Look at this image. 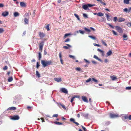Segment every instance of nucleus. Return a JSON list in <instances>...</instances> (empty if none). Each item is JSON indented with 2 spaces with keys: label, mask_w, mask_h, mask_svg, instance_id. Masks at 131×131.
Instances as JSON below:
<instances>
[{
  "label": "nucleus",
  "mask_w": 131,
  "mask_h": 131,
  "mask_svg": "<svg viewBox=\"0 0 131 131\" xmlns=\"http://www.w3.org/2000/svg\"><path fill=\"white\" fill-rule=\"evenodd\" d=\"M41 63L42 66L44 67L47 66L52 65V62L51 60L46 61L42 60L41 61Z\"/></svg>",
  "instance_id": "1"
},
{
  "label": "nucleus",
  "mask_w": 131,
  "mask_h": 131,
  "mask_svg": "<svg viewBox=\"0 0 131 131\" xmlns=\"http://www.w3.org/2000/svg\"><path fill=\"white\" fill-rule=\"evenodd\" d=\"M95 6V5L94 4H84L82 6V8L84 10H87L89 9L88 8L89 7H91Z\"/></svg>",
  "instance_id": "2"
},
{
  "label": "nucleus",
  "mask_w": 131,
  "mask_h": 131,
  "mask_svg": "<svg viewBox=\"0 0 131 131\" xmlns=\"http://www.w3.org/2000/svg\"><path fill=\"white\" fill-rule=\"evenodd\" d=\"M91 81H93L95 83H96L98 82V81L96 79L94 78H92V79L91 78H89L86 81V82L87 83H88Z\"/></svg>",
  "instance_id": "3"
},
{
  "label": "nucleus",
  "mask_w": 131,
  "mask_h": 131,
  "mask_svg": "<svg viewBox=\"0 0 131 131\" xmlns=\"http://www.w3.org/2000/svg\"><path fill=\"white\" fill-rule=\"evenodd\" d=\"M115 27L116 29L119 33H123V30L121 27L118 26H116Z\"/></svg>",
  "instance_id": "4"
},
{
  "label": "nucleus",
  "mask_w": 131,
  "mask_h": 131,
  "mask_svg": "<svg viewBox=\"0 0 131 131\" xmlns=\"http://www.w3.org/2000/svg\"><path fill=\"white\" fill-rule=\"evenodd\" d=\"M11 119L14 120H18L19 119V117L18 115H15L11 116Z\"/></svg>",
  "instance_id": "5"
},
{
  "label": "nucleus",
  "mask_w": 131,
  "mask_h": 131,
  "mask_svg": "<svg viewBox=\"0 0 131 131\" xmlns=\"http://www.w3.org/2000/svg\"><path fill=\"white\" fill-rule=\"evenodd\" d=\"M110 116L111 118H114L119 117V116L118 114H114L112 113H110Z\"/></svg>",
  "instance_id": "6"
},
{
  "label": "nucleus",
  "mask_w": 131,
  "mask_h": 131,
  "mask_svg": "<svg viewBox=\"0 0 131 131\" xmlns=\"http://www.w3.org/2000/svg\"><path fill=\"white\" fill-rule=\"evenodd\" d=\"M44 42L43 41L41 42H40V44H39V49L40 51H42L43 46L44 45L43 44Z\"/></svg>",
  "instance_id": "7"
},
{
  "label": "nucleus",
  "mask_w": 131,
  "mask_h": 131,
  "mask_svg": "<svg viewBox=\"0 0 131 131\" xmlns=\"http://www.w3.org/2000/svg\"><path fill=\"white\" fill-rule=\"evenodd\" d=\"M123 118L125 119H128L129 120H131V115H130L129 116L127 115H125L123 116Z\"/></svg>",
  "instance_id": "8"
},
{
  "label": "nucleus",
  "mask_w": 131,
  "mask_h": 131,
  "mask_svg": "<svg viewBox=\"0 0 131 131\" xmlns=\"http://www.w3.org/2000/svg\"><path fill=\"white\" fill-rule=\"evenodd\" d=\"M82 98L84 102L86 103L88 102V100L86 96H83L82 97Z\"/></svg>",
  "instance_id": "9"
},
{
  "label": "nucleus",
  "mask_w": 131,
  "mask_h": 131,
  "mask_svg": "<svg viewBox=\"0 0 131 131\" xmlns=\"http://www.w3.org/2000/svg\"><path fill=\"white\" fill-rule=\"evenodd\" d=\"M29 17H28V18H25L24 19V21L25 23V24H28L29 20Z\"/></svg>",
  "instance_id": "10"
},
{
  "label": "nucleus",
  "mask_w": 131,
  "mask_h": 131,
  "mask_svg": "<svg viewBox=\"0 0 131 131\" xmlns=\"http://www.w3.org/2000/svg\"><path fill=\"white\" fill-rule=\"evenodd\" d=\"M39 36L41 38H42L45 36V34L42 32H39Z\"/></svg>",
  "instance_id": "11"
},
{
  "label": "nucleus",
  "mask_w": 131,
  "mask_h": 131,
  "mask_svg": "<svg viewBox=\"0 0 131 131\" xmlns=\"http://www.w3.org/2000/svg\"><path fill=\"white\" fill-rule=\"evenodd\" d=\"M8 12L7 11H5L3 12L2 14V15L6 17L8 15Z\"/></svg>",
  "instance_id": "12"
},
{
  "label": "nucleus",
  "mask_w": 131,
  "mask_h": 131,
  "mask_svg": "<svg viewBox=\"0 0 131 131\" xmlns=\"http://www.w3.org/2000/svg\"><path fill=\"white\" fill-rule=\"evenodd\" d=\"M54 80L55 81L57 82H61L62 81V79L61 78H55L54 79Z\"/></svg>",
  "instance_id": "13"
},
{
  "label": "nucleus",
  "mask_w": 131,
  "mask_h": 131,
  "mask_svg": "<svg viewBox=\"0 0 131 131\" xmlns=\"http://www.w3.org/2000/svg\"><path fill=\"white\" fill-rule=\"evenodd\" d=\"M131 7H130L129 9L126 8L123 9V12L128 13L131 11Z\"/></svg>",
  "instance_id": "14"
},
{
  "label": "nucleus",
  "mask_w": 131,
  "mask_h": 131,
  "mask_svg": "<svg viewBox=\"0 0 131 131\" xmlns=\"http://www.w3.org/2000/svg\"><path fill=\"white\" fill-rule=\"evenodd\" d=\"M16 108L15 107H9L8 108L7 110H15L16 109Z\"/></svg>",
  "instance_id": "15"
},
{
  "label": "nucleus",
  "mask_w": 131,
  "mask_h": 131,
  "mask_svg": "<svg viewBox=\"0 0 131 131\" xmlns=\"http://www.w3.org/2000/svg\"><path fill=\"white\" fill-rule=\"evenodd\" d=\"M61 91L63 92V93H66L67 94L68 93V91L66 89L64 88H62L61 89Z\"/></svg>",
  "instance_id": "16"
},
{
  "label": "nucleus",
  "mask_w": 131,
  "mask_h": 131,
  "mask_svg": "<svg viewBox=\"0 0 131 131\" xmlns=\"http://www.w3.org/2000/svg\"><path fill=\"white\" fill-rule=\"evenodd\" d=\"M20 5L21 7H25L26 6V3L24 2H21L20 3Z\"/></svg>",
  "instance_id": "17"
},
{
  "label": "nucleus",
  "mask_w": 131,
  "mask_h": 131,
  "mask_svg": "<svg viewBox=\"0 0 131 131\" xmlns=\"http://www.w3.org/2000/svg\"><path fill=\"white\" fill-rule=\"evenodd\" d=\"M97 50L98 51H99L101 53L102 56H104V52L103 50H102L99 48L97 49Z\"/></svg>",
  "instance_id": "18"
},
{
  "label": "nucleus",
  "mask_w": 131,
  "mask_h": 131,
  "mask_svg": "<svg viewBox=\"0 0 131 131\" xmlns=\"http://www.w3.org/2000/svg\"><path fill=\"white\" fill-rule=\"evenodd\" d=\"M125 19L124 18H123L122 17H120L118 20V22H122L125 21Z\"/></svg>",
  "instance_id": "19"
},
{
  "label": "nucleus",
  "mask_w": 131,
  "mask_h": 131,
  "mask_svg": "<svg viewBox=\"0 0 131 131\" xmlns=\"http://www.w3.org/2000/svg\"><path fill=\"white\" fill-rule=\"evenodd\" d=\"M53 123L58 125H62L63 124L61 122H58L57 121L54 122Z\"/></svg>",
  "instance_id": "20"
},
{
  "label": "nucleus",
  "mask_w": 131,
  "mask_h": 131,
  "mask_svg": "<svg viewBox=\"0 0 131 131\" xmlns=\"http://www.w3.org/2000/svg\"><path fill=\"white\" fill-rule=\"evenodd\" d=\"M58 106L59 107H60V106H61L62 107V108L64 109H66V107H65V106H64V105L62 104H61L60 103H58Z\"/></svg>",
  "instance_id": "21"
},
{
  "label": "nucleus",
  "mask_w": 131,
  "mask_h": 131,
  "mask_svg": "<svg viewBox=\"0 0 131 131\" xmlns=\"http://www.w3.org/2000/svg\"><path fill=\"white\" fill-rule=\"evenodd\" d=\"M123 37L124 38L123 39L124 40H127L128 39V37L127 35L124 34L123 35Z\"/></svg>",
  "instance_id": "22"
},
{
  "label": "nucleus",
  "mask_w": 131,
  "mask_h": 131,
  "mask_svg": "<svg viewBox=\"0 0 131 131\" xmlns=\"http://www.w3.org/2000/svg\"><path fill=\"white\" fill-rule=\"evenodd\" d=\"M112 53V51L111 50H110L108 51L107 52L106 54L107 56H111Z\"/></svg>",
  "instance_id": "23"
},
{
  "label": "nucleus",
  "mask_w": 131,
  "mask_h": 131,
  "mask_svg": "<svg viewBox=\"0 0 131 131\" xmlns=\"http://www.w3.org/2000/svg\"><path fill=\"white\" fill-rule=\"evenodd\" d=\"M93 58L100 61H102L99 58L96 56L95 55H94Z\"/></svg>",
  "instance_id": "24"
},
{
  "label": "nucleus",
  "mask_w": 131,
  "mask_h": 131,
  "mask_svg": "<svg viewBox=\"0 0 131 131\" xmlns=\"http://www.w3.org/2000/svg\"><path fill=\"white\" fill-rule=\"evenodd\" d=\"M36 75L38 78H39L41 76L40 74L38 71H36Z\"/></svg>",
  "instance_id": "25"
},
{
  "label": "nucleus",
  "mask_w": 131,
  "mask_h": 131,
  "mask_svg": "<svg viewBox=\"0 0 131 131\" xmlns=\"http://www.w3.org/2000/svg\"><path fill=\"white\" fill-rule=\"evenodd\" d=\"M110 78L112 80H114L116 78V77L115 76H110Z\"/></svg>",
  "instance_id": "26"
},
{
  "label": "nucleus",
  "mask_w": 131,
  "mask_h": 131,
  "mask_svg": "<svg viewBox=\"0 0 131 131\" xmlns=\"http://www.w3.org/2000/svg\"><path fill=\"white\" fill-rule=\"evenodd\" d=\"M97 15L99 16H103L104 14L103 13L101 12H99L97 14Z\"/></svg>",
  "instance_id": "27"
},
{
  "label": "nucleus",
  "mask_w": 131,
  "mask_h": 131,
  "mask_svg": "<svg viewBox=\"0 0 131 131\" xmlns=\"http://www.w3.org/2000/svg\"><path fill=\"white\" fill-rule=\"evenodd\" d=\"M14 17H16L19 16V14L18 12H16L14 13Z\"/></svg>",
  "instance_id": "28"
},
{
  "label": "nucleus",
  "mask_w": 131,
  "mask_h": 131,
  "mask_svg": "<svg viewBox=\"0 0 131 131\" xmlns=\"http://www.w3.org/2000/svg\"><path fill=\"white\" fill-rule=\"evenodd\" d=\"M49 24H47L45 27V28L48 31L50 30V29L49 28Z\"/></svg>",
  "instance_id": "29"
},
{
  "label": "nucleus",
  "mask_w": 131,
  "mask_h": 131,
  "mask_svg": "<svg viewBox=\"0 0 131 131\" xmlns=\"http://www.w3.org/2000/svg\"><path fill=\"white\" fill-rule=\"evenodd\" d=\"M105 15L106 16L107 20L108 21L110 20V16H109L107 14H105Z\"/></svg>",
  "instance_id": "30"
},
{
  "label": "nucleus",
  "mask_w": 131,
  "mask_h": 131,
  "mask_svg": "<svg viewBox=\"0 0 131 131\" xmlns=\"http://www.w3.org/2000/svg\"><path fill=\"white\" fill-rule=\"evenodd\" d=\"M129 0H124V2L125 4H128L129 3Z\"/></svg>",
  "instance_id": "31"
},
{
  "label": "nucleus",
  "mask_w": 131,
  "mask_h": 131,
  "mask_svg": "<svg viewBox=\"0 0 131 131\" xmlns=\"http://www.w3.org/2000/svg\"><path fill=\"white\" fill-rule=\"evenodd\" d=\"M88 37L93 40H96V37L94 36L89 35Z\"/></svg>",
  "instance_id": "32"
},
{
  "label": "nucleus",
  "mask_w": 131,
  "mask_h": 131,
  "mask_svg": "<svg viewBox=\"0 0 131 131\" xmlns=\"http://www.w3.org/2000/svg\"><path fill=\"white\" fill-rule=\"evenodd\" d=\"M74 16L75 17H76L77 18L78 20H80V18L79 16L77 15L75 13L74 14Z\"/></svg>",
  "instance_id": "33"
},
{
  "label": "nucleus",
  "mask_w": 131,
  "mask_h": 131,
  "mask_svg": "<svg viewBox=\"0 0 131 131\" xmlns=\"http://www.w3.org/2000/svg\"><path fill=\"white\" fill-rule=\"evenodd\" d=\"M101 41L103 44L106 47L107 46V44L103 40H101Z\"/></svg>",
  "instance_id": "34"
},
{
  "label": "nucleus",
  "mask_w": 131,
  "mask_h": 131,
  "mask_svg": "<svg viewBox=\"0 0 131 131\" xmlns=\"http://www.w3.org/2000/svg\"><path fill=\"white\" fill-rule=\"evenodd\" d=\"M13 80V78L12 77H11L9 78L8 79V82H11Z\"/></svg>",
  "instance_id": "35"
},
{
  "label": "nucleus",
  "mask_w": 131,
  "mask_h": 131,
  "mask_svg": "<svg viewBox=\"0 0 131 131\" xmlns=\"http://www.w3.org/2000/svg\"><path fill=\"white\" fill-rule=\"evenodd\" d=\"M75 69L78 71H82V70L79 67H77L75 68Z\"/></svg>",
  "instance_id": "36"
},
{
  "label": "nucleus",
  "mask_w": 131,
  "mask_h": 131,
  "mask_svg": "<svg viewBox=\"0 0 131 131\" xmlns=\"http://www.w3.org/2000/svg\"><path fill=\"white\" fill-rule=\"evenodd\" d=\"M70 35H71V34H70V33H67V34H65L64 36V38H66V37H67L68 36Z\"/></svg>",
  "instance_id": "37"
},
{
  "label": "nucleus",
  "mask_w": 131,
  "mask_h": 131,
  "mask_svg": "<svg viewBox=\"0 0 131 131\" xmlns=\"http://www.w3.org/2000/svg\"><path fill=\"white\" fill-rule=\"evenodd\" d=\"M69 57L70 58H72V59H75V57L71 55H69Z\"/></svg>",
  "instance_id": "38"
},
{
  "label": "nucleus",
  "mask_w": 131,
  "mask_h": 131,
  "mask_svg": "<svg viewBox=\"0 0 131 131\" xmlns=\"http://www.w3.org/2000/svg\"><path fill=\"white\" fill-rule=\"evenodd\" d=\"M4 31V30L3 28H0V34L2 33Z\"/></svg>",
  "instance_id": "39"
},
{
  "label": "nucleus",
  "mask_w": 131,
  "mask_h": 131,
  "mask_svg": "<svg viewBox=\"0 0 131 131\" xmlns=\"http://www.w3.org/2000/svg\"><path fill=\"white\" fill-rule=\"evenodd\" d=\"M40 66V65L39 64V63L38 62H37V65L36 66V68L37 69H38L39 67Z\"/></svg>",
  "instance_id": "40"
},
{
  "label": "nucleus",
  "mask_w": 131,
  "mask_h": 131,
  "mask_svg": "<svg viewBox=\"0 0 131 131\" xmlns=\"http://www.w3.org/2000/svg\"><path fill=\"white\" fill-rule=\"evenodd\" d=\"M39 60H40V59H41V54L39 52Z\"/></svg>",
  "instance_id": "41"
},
{
  "label": "nucleus",
  "mask_w": 131,
  "mask_h": 131,
  "mask_svg": "<svg viewBox=\"0 0 131 131\" xmlns=\"http://www.w3.org/2000/svg\"><path fill=\"white\" fill-rule=\"evenodd\" d=\"M7 68H8L7 66H5L3 68V70H6L7 69Z\"/></svg>",
  "instance_id": "42"
},
{
  "label": "nucleus",
  "mask_w": 131,
  "mask_h": 131,
  "mask_svg": "<svg viewBox=\"0 0 131 131\" xmlns=\"http://www.w3.org/2000/svg\"><path fill=\"white\" fill-rule=\"evenodd\" d=\"M72 97L71 99L70 102L71 103H72L73 101H74V99H75V97Z\"/></svg>",
  "instance_id": "43"
},
{
  "label": "nucleus",
  "mask_w": 131,
  "mask_h": 131,
  "mask_svg": "<svg viewBox=\"0 0 131 131\" xmlns=\"http://www.w3.org/2000/svg\"><path fill=\"white\" fill-rule=\"evenodd\" d=\"M70 121L74 123L75 122L74 119L73 118H70Z\"/></svg>",
  "instance_id": "44"
},
{
  "label": "nucleus",
  "mask_w": 131,
  "mask_h": 131,
  "mask_svg": "<svg viewBox=\"0 0 131 131\" xmlns=\"http://www.w3.org/2000/svg\"><path fill=\"white\" fill-rule=\"evenodd\" d=\"M84 29L85 31L88 32H90V30L89 29L87 28L86 27L84 28Z\"/></svg>",
  "instance_id": "45"
},
{
  "label": "nucleus",
  "mask_w": 131,
  "mask_h": 131,
  "mask_svg": "<svg viewBox=\"0 0 131 131\" xmlns=\"http://www.w3.org/2000/svg\"><path fill=\"white\" fill-rule=\"evenodd\" d=\"M112 31L113 32V34L114 35H117V33L116 32H115L114 30H113Z\"/></svg>",
  "instance_id": "46"
},
{
  "label": "nucleus",
  "mask_w": 131,
  "mask_h": 131,
  "mask_svg": "<svg viewBox=\"0 0 131 131\" xmlns=\"http://www.w3.org/2000/svg\"><path fill=\"white\" fill-rule=\"evenodd\" d=\"M83 16L86 18H88L87 15L85 14H83Z\"/></svg>",
  "instance_id": "47"
},
{
  "label": "nucleus",
  "mask_w": 131,
  "mask_h": 131,
  "mask_svg": "<svg viewBox=\"0 0 131 131\" xmlns=\"http://www.w3.org/2000/svg\"><path fill=\"white\" fill-rule=\"evenodd\" d=\"M59 57L60 59H62L61 52H60L59 53Z\"/></svg>",
  "instance_id": "48"
},
{
  "label": "nucleus",
  "mask_w": 131,
  "mask_h": 131,
  "mask_svg": "<svg viewBox=\"0 0 131 131\" xmlns=\"http://www.w3.org/2000/svg\"><path fill=\"white\" fill-rule=\"evenodd\" d=\"M126 89L127 90H131V86L127 87H126Z\"/></svg>",
  "instance_id": "49"
},
{
  "label": "nucleus",
  "mask_w": 131,
  "mask_h": 131,
  "mask_svg": "<svg viewBox=\"0 0 131 131\" xmlns=\"http://www.w3.org/2000/svg\"><path fill=\"white\" fill-rule=\"evenodd\" d=\"M81 126L84 131H87V130H86L87 129H86V128L85 127H84L83 126Z\"/></svg>",
  "instance_id": "50"
},
{
  "label": "nucleus",
  "mask_w": 131,
  "mask_h": 131,
  "mask_svg": "<svg viewBox=\"0 0 131 131\" xmlns=\"http://www.w3.org/2000/svg\"><path fill=\"white\" fill-rule=\"evenodd\" d=\"M93 45L95 46H98V47H100V45H99L98 44H96L95 43H94Z\"/></svg>",
  "instance_id": "51"
},
{
  "label": "nucleus",
  "mask_w": 131,
  "mask_h": 131,
  "mask_svg": "<svg viewBox=\"0 0 131 131\" xmlns=\"http://www.w3.org/2000/svg\"><path fill=\"white\" fill-rule=\"evenodd\" d=\"M58 116V114H55L53 115L52 117H57Z\"/></svg>",
  "instance_id": "52"
},
{
  "label": "nucleus",
  "mask_w": 131,
  "mask_h": 131,
  "mask_svg": "<svg viewBox=\"0 0 131 131\" xmlns=\"http://www.w3.org/2000/svg\"><path fill=\"white\" fill-rule=\"evenodd\" d=\"M127 26L129 27H131V23H128L127 24Z\"/></svg>",
  "instance_id": "53"
},
{
  "label": "nucleus",
  "mask_w": 131,
  "mask_h": 131,
  "mask_svg": "<svg viewBox=\"0 0 131 131\" xmlns=\"http://www.w3.org/2000/svg\"><path fill=\"white\" fill-rule=\"evenodd\" d=\"M117 19V18L116 17H114V18L113 20L114 21L116 22Z\"/></svg>",
  "instance_id": "54"
},
{
  "label": "nucleus",
  "mask_w": 131,
  "mask_h": 131,
  "mask_svg": "<svg viewBox=\"0 0 131 131\" xmlns=\"http://www.w3.org/2000/svg\"><path fill=\"white\" fill-rule=\"evenodd\" d=\"M29 13H26L25 14V15L24 16V17H25V16H28V17H29Z\"/></svg>",
  "instance_id": "55"
},
{
  "label": "nucleus",
  "mask_w": 131,
  "mask_h": 131,
  "mask_svg": "<svg viewBox=\"0 0 131 131\" xmlns=\"http://www.w3.org/2000/svg\"><path fill=\"white\" fill-rule=\"evenodd\" d=\"M70 39H69L67 38L66 40H65L64 42H66L69 41H70Z\"/></svg>",
  "instance_id": "56"
},
{
  "label": "nucleus",
  "mask_w": 131,
  "mask_h": 131,
  "mask_svg": "<svg viewBox=\"0 0 131 131\" xmlns=\"http://www.w3.org/2000/svg\"><path fill=\"white\" fill-rule=\"evenodd\" d=\"M63 48H64L66 49H68L69 48L67 46H64L63 47Z\"/></svg>",
  "instance_id": "57"
},
{
  "label": "nucleus",
  "mask_w": 131,
  "mask_h": 131,
  "mask_svg": "<svg viewBox=\"0 0 131 131\" xmlns=\"http://www.w3.org/2000/svg\"><path fill=\"white\" fill-rule=\"evenodd\" d=\"M79 31L81 34H84V31H82L81 30H79Z\"/></svg>",
  "instance_id": "58"
},
{
  "label": "nucleus",
  "mask_w": 131,
  "mask_h": 131,
  "mask_svg": "<svg viewBox=\"0 0 131 131\" xmlns=\"http://www.w3.org/2000/svg\"><path fill=\"white\" fill-rule=\"evenodd\" d=\"M108 24V25L110 26L111 28H114V27L113 26H112V25H111L110 24Z\"/></svg>",
  "instance_id": "59"
},
{
  "label": "nucleus",
  "mask_w": 131,
  "mask_h": 131,
  "mask_svg": "<svg viewBox=\"0 0 131 131\" xmlns=\"http://www.w3.org/2000/svg\"><path fill=\"white\" fill-rule=\"evenodd\" d=\"M84 60L87 63H89L90 62L88 61V60H87L86 59H84Z\"/></svg>",
  "instance_id": "60"
},
{
  "label": "nucleus",
  "mask_w": 131,
  "mask_h": 131,
  "mask_svg": "<svg viewBox=\"0 0 131 131\" xmlns=\"http://www.w3.org/2000/svg\"><path fill=\"white\" fill-rule=\"evenodd\" d=\"M4 6V5L2 4H0V7H3Z\"/></svg>",
  "instance_id": "61"
},
{
  "label": "nucleus",
  "mask_w": 131,
  "mask_h": 131,
  "mask_svg": "<svg viewBox=\"0 0 131 131\" xmlns=\"http://www.w3.org/2000/svg\"><path fill=\"white\" fill-rule=\"evenodd\" d=\"M41 120H42V122H45V121L44 118H41Z\"/></svg>",
  "instance_id": "62"
},
{
  "label": "nucleus",
  "mask_w": 131,
  "mask_h": 131,
  "mask_svg": "<svg viewBox=\"0 0 131 131\" xmlns=\"http://www.w3.org/2000/svg\"><path fill=\"white\" fill-rule=\"evenodd\" d=\"M108 61V60L107 59H104V62H105L106 63H107Z\"/></svg>",
  "instance_id": "63"
},
{
  "label": "nucleus",
  "mask_w": 131,
  "mask_h": 131,
  "mask_svg": "<svg viewBox=\"0 0 131 131\" xmlns=\"http://www.w3.org/2000/svg\"><path fill=\"white\" fill-rule=\"evenodd\" d=\"M74 123L77 126H78L79 125V123L75 122V121L74 122Z\"/></svg>",
  "instance_id": "64"
}]
</instances>
